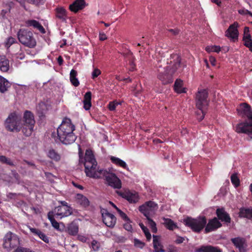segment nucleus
Masks as SVG:
<instances>
[{"instance_id": "obj_1", "label": "nucleus", "mask_w": 252, "mask_h": 252, "mask_svg": "<svg viewBox=\"0 0 252 252\" xmlns=\"http://www.w3.org/2000/svg\"><path fill=\"white\" fill-rule=\"evenodd\" d=\"M24 124L21 126V120L15 113L9 115L5 122V126L7 130L10 131H20L26 136H30L33 130L35 120L33 114L30 111L25 112L23 117Z\"/></svg>"}, {"instance_id": "obj_2", "label": "nucleus", "mask_w": 252, "mask_h": 252, "mask_svg": "<svg viewBox=\"0 0 252 252\" xmlns=\"http://www.w3.org/2000/svg\"><path fill=\"white\" fill-rule=\"evenodd\" d=\"M170 63H173L172 67L168 69V66L162 67V64L158 63L157 65L158 68V78L162 82L163 84H166L171 82V76L178 69L180 66L181 59L178 54H172L170 56Z\"/></svg>"}, {"instance_id": "obj_3", "label": "nucleus", "mask_w": 252, "mask_h": 252, "mask_svg": "<svg viewBox=\"0 0 252 252\" xmlns=\"http://www.w3.org/2000/svg\"><path fill=\"white\" fill-rule=\"evenodd\" d=\"M74 130L75 126L71 123L70 120L63 121L57 129L58 138L65 145L73 143L76 139L73 133Z\"/></svg>"}, {"instance_id": "obj_4", "label": "nucleus", "mask_w": 252, "mask_h": 252, "mask_svg": "<svg viewBox=\"0 0 252 252\" xmlns=\"http://www.w3.org/2000/svg\"><path fill=\"white\" fill-rule=\"evenodd\" d=\"M78 155L79 163L84 164L86 176L94 178V155L93 151L90 149H87L85 152V157H83V152L79 146Z\"/></svg>"}, {"instance_id": "obj_5", "label": "nucleus", "mask_w": 252, "mask_h": 252, "mask_svg": "<svg viewBox=\"0 0 252 252\" xmlns=\"http://www.w3.org/2000/svg\"><path fill=\"white\" fill-rule=\"evenodd\" d=\"M241 111L247 118L245 122L238 124L236 126V131L238 133H245L252 138V112L251 107L247 104L242 105Z\"/></svg>"}, {"instance_id": "obj_6", "label": "nucleus", "mask_w": 252, "mask_h": 252, "mask_svg": "<svg viewBox=\"0 0 252 252\" xmlns=\"http://www.w3.org/2000/svg\"><path fill=\"white\" fill-rule=\"evenodd\" d=\"M207 97L208 93L205 90L198 91L196 94V106L198 110L196 112V115L199 121L202 120L204 117V109L208 104Z\"/></svg>"}, {"instance_id": "obj_7", "label": "nucleus", "mask_w": 252, "mask_h": 252, "mask_svg": "<svg viewBox=\"0 0 252 252\" xmlns=\"http://www.w3.org/2000/svg\"><path fill=\"white\" fill-rule=\"evenodd\" d=\"M19 42L26 47L33 48L36 45V41L32 32L28 29H21L17 32Z\"/></svg>"}, {"instance_id": "obj_8", "label": "nucleus", "mask_w": 252, "mask_h": 252, "mask_svg": "<svg viewBox=\"0 0 252 252\" xmlns=\"http://www.w3.org/2000/svg\"><path fill=\"white\" fill-rule=\"evenodd\" d=\"M186 226L190 227L193 231L199 232L206 224V219L204 217H199L197 219L188 218L184 220Z\"/></svg>"}, {"instance_id": "obj_9", "label": "nucleus", "mask_w": 252, "mask_h": 252, "mask_svg": "<svg viewBox=\"0 0 252 252\" xmlns=\"http://www.w3.org/2000/svg\"><path fill=\"white\" fill-rule=\"evenodd\" d=\"M19 244V238L15 234L9 232L5 235L3 246L7 251H10L12 249L18 247Z\"/></svg>"}, {"instance_id": "obj_10", "label": "nucleus", "mask_w": 252, "mask_h": 252, "mask_svg": "<svg viewBox=\"0 0 252 252\" xmlns=\"http://www.w3.org/2000/svg\"><path fill=\"white\" fill-rule=\"evenodd\" d=\"M158 208V205L156 203L149 201L140 206L139 211L147 219L154 215Z\"/></svg>"}, {"instance_id": "obj_11", "label": "nucleus", "mask_w": 252, "mask_h": 252, "mask_svg": "<svg viewBox=\"0 0 252 252\" xmlns=\"http://www.w3.org/2000/svg\"><path fill=\"white\" fill-rule=\"evenodd\" d=\"M101 213L104 223L108 227L111 228L114 227L117 220L115 216L109 213L107 210L104 209L101 210Z\"/></svg>"}, {"instance_id": "obj_12", "label": "nucleus", "mask_w": 252, "mask_h": 252, "mask_svg": "<svg viewBox=\"0 0 252 252\" xmlns=\"http://www.w3.org/2000/svg\"><path fill=\"white\" fill-rule=\"evenodd\" d=\"M53 212L56 218L61 219L71 215L72 209L71 207L57 206Z\"/></svg>"}, {"instance_id": "obj_13", "label": "nucleus", "mask_w": 252, "mask_h": 252, "mask_svg": "<svg viewBox=\"0 0 252 252\" xmlns=\"http://www.w3.org/2000/svg\"><path fill=\"white\" fill-rule=\"evenodd\" d=\"M105 180L108 185L113 188L118 189L121 188V181L115 174L109 173L106 176Z\"/></svg>"}, {"instance_id": "obj_14", "label": "nucleus", "mask_w": 252, "mask_h": 252, "mask_svg": "<svg viewBox=\"0 0 252 252\" xmlns=\"http://www.w3.org/2000/svg\"><path fill=\"white\" fill-rule=\"evenodd\" d=\"M234 245L239 249V252H247L248 246L246 240L241 237H236L231 239Z\"/></svg>"}, {"instance_id": "obj_15", "label": "nucleus", "mask_w": 252, "mask_h": 252, "mask_svg": "<svg viewBox=\"0 0 252 252\" xmlns=\"http://www.w3.org/2000/svg\"><path fill=\"white\" fill-rule=\"evenodd\" d=\"M238 23L236 22L231 25L225 32V36L231 39H237L238 36Z\"/></svg>"}, {"instance_id": "obj_16", "label": "nucleus", "mask_w": 252, "mask_h": 252, "mask_svg": "<svg viewBox=\"0 0 252 252\" xmlns=\"http://www.w3.org/2000/svg\"><path fill=\"white\" fill-rule=\"evenodd\" d=\"M117 193L122 196L123 198L126 199L130 203H136L139 200V196L137 192H127L122 193L119 191H117Z\"/></svg>"}, {"instance_id": "obj_17", "label": "nucleus", "mask_w": 252, "mask_h": 252, "mask_svg": "<svg viewBox=\"0 0 252 252\" xmlns=\"http://www.w3.org/2000/svg\"><path fill=\"white\" fill-rule=\"evenodd\" d=\"M221 226V223L219 221L217 218H214V219L210 220L208 224H207L205 229V233H208L209 232L215 230Z\"/></svg>"}, {"instance_id": "obj_18", "label": "nucleus", "mask_w": 252, "mask_h": 252, "mask_svg": "<svg viewBox=\"0 0 252 252\" xmlns=\"http://www.w3.org/2000/svg\"><path fill=\"white\" fill-rule=\"evenodd\" d=\"M85 0H76L69 5V10L74 13H76L85 7Z\"/></svg>"}, {"instance_id": "obj_19", "label": "nucleus", "mask_w": 252, "mask_h": 252, "mask_svg": "<svg viewBox=\"0 0 252 252\" xmlns=\"http://www.w3.org/2000/svg\"><path fill=\"white\" fill-rule=\"evenodd\" d=\"M216 214L218 218L222 221L226 223H230L231 218L229 214L224 210L223 208H219L217 209Z\"/></svg>"}, {"instance_id": "obj_20", "label": "nucleus", "mask_w": 252, "mask_h": 252, "mask_svg": "<svg viewBox=\"0 0 252 252\" xmlns=\"http://www.w3.org/2000/svg\"><path fill=\"white\" fill-rule=\"evenodd\" d=\"M26 25L27 27H32L33 28L38 30L41 33H45V30L41 24L35 20H29L26 21Z\"/></svg>"}, {"instance_id": "obj_21", "label": "nucleus", "mask_w": 252, "mask_h": 252, "mask_svg": "<svg viewBox=\"0 0 252 252\" xmlns=\"http://www.w3.org/2000/svg\"><path fill=\"white\" fill-rule=\"evenodd\" d=\"M75 200L77 203L82 207L86 208L90 205V201L88 199L82 194L77 193L75 196Z\"/></svg>"}, {"instance_id": "obj_22", "label": "nucleus", "mask_w": 252, "mask_h": 252, "mask_svg": "<svg viewBox=\"0 0 252 252\" xmlns=\"http://www.w3.org/2000/svg\"><path fill=\"white\" fill-rule=\"evenodd\" d=\"M9 61L5 56H0V70L3 72L9 69Z\"/></svg>"}, {"instance_id": "obj_23", "label": "nucleus", "mask_w": 252, "mask_h": 252, "mask_svg": "<svg viewBox=\"0 0 252 252\" xmlns=\"http://www.w3.org/2000/svg\"><path fill=\"white\" fill-rule=\"evenodd\" d=\"M196 252H222L220 248L212 246H202L195 250Z\"/></svg>"}, {"instance_id": "obj_24", "label": "nucleus", "mask_w": 252, "mask_h": 252, "mask_svg": "<svg viewBox=\"0 0 252 252\" xmlns=\"http://www.w3.org/2000/svg\"><path fill=\"white\" fill-rule=\"evenodd\" d=\"M15 4L13 1H9L4 2L2 4V6L4 8L3 9L0 13L1 16L4 18L6 14L10 12L11 9L14 7Z\"/></svg>"}, {"instance_id": "obj_25", "label": "nucleus", "mask_w": 252, "mask_h": 252, "mask_svg": "<svg viewBox=\"0 0 252 252\" xmlns=\"http://www.w3.org/2000/svg\"><path fill=\"white\" fill-rule=\"evenodd\" d=\"M30 230L34 235L38 236L42 240L46 243L49 242V237L44 233H42L40 230L29 227Z\"/></svg>"}, {"instance_id": "obj_26", "label": "nucleus", "mask_w": 252, "mask_h": 252, "mask_svg": "<svg viewBox=\"0 0 252 252\" xmlns=\"http://www.w3.org/2000/svg\"><path fill=\"white\" fill-rule=\"evenodd\" d=\"M56 16L63 22L66 20V11L63 7H57L55 9Z\"/></svg>"}, {"instance_id": "obj_27", "label": "nucleus", "mask_w": 252, "mask_h": 252, "mask_svg": "<svg viewBox=\"0 0 252 252\" xmlns=\"http://www.w3.org/2000/svg\"><path fill=\"white\" fill-rule=\"evenodd\" d=\"M92 93L91 92H87L84 97L83 103L84 108L86 110H88L90 109L92 106L91 103Z\"/></svg>"}, {"instance_id": "obj_28", "label": "nucleus", "mask_w": 252, "mask_h": 252, "mask_svg": "<svg viewBox=\"0 0 252 252\" xmlns=\"http://www.w3.org/2000/svg\"><path fill=\"white\" fill-rule=\"evenodd\" d=\"M153 246L155 249L154 252H165L162 249V246L159 242V238L157 235H153Z\"/></svg>"}, {"instance_id": "obj_29", "label": "nucleus", "mask_w": 252, "mask_h": 252, "mask_svg": "<svg viewBox=\"0 0 252 252\" xmlns=\"http://www.w3.org/2000/svg\"><path fill=\"white\" fill-rule=\"evenodd\" d=\"M48 109V106L44 102H40L36 106V111L39 117L44 116Z\"/></svg>"}, {"instance_id": "obj_30", "label": "nucleus", "mask_w": 252, "mask_h": 252, "mask_svg": "<svg viewBox=\"0 0 252 252\" xmlns=\"http://www.w3.org/2000/svg\"><path fill=\"white\" fill-rule=\"evenodd\" d=\"M10 86V83L5 78L0 75V92L4 93Z\"/></svg>"}, {"instance_id": "obj_31", "label": "nucleus", "mask_w": 252, "mask_h": 252, "mask_svg": "<svg viewBox=\"0 0 252 252\" xmlns=\"http://www.w3.org/2000/svg\"><path fill=\"white\" fill-rule=\"evenodd\" d=\"M77 75V72L75 70L72 69L70 71L69 76L70 81L71 84L75 87H78L80 84L79 81L76 77Z\"/></svg>"}, {"instance_id": "obj_32", "label": "nucleus", "mask_w": 252, "mask_h": 252, "mask_svg": "<svg viewBox=\"0 0 252 252\" xmlns=\"http://www.w3.org/2000/svg\"><path fill=\"white\" fill-rule=\"evenodd\" d=\"M239 216L247 219H252V208H241L239 212Z\"/></svg>"}, {"instance_id": "obj_33", "label": "nucleus", "mask_w": 252, "mask_h": 252, "mask_svg": "<svg viewBox=\"0 0 252 252\" xmlns=\"http://www.w3.org/2000/svg\"><path fill=\"white\" fill-rule=\"evenodd\" d=\"M163 224L167 229L173 230L177 227L176 224L171 219L163 218Z\"/></svg>"}, {"instance_id": "obj_34", "label": "nucleus", "mask_w": 252, "mask_h": 252, "mask_svg": "<svg viewBox=\"0 0 252 252\" xmlns=\"http://www.w3.org/2000/svg\"><path fill=\"white\" fill-rule=\"evenodd\" d=\"M47 155L50 158L56 162L61 159V155L54 149H50Z\"/></svg>"}, {"instance_id": "obj_35", "label": "nucleus", "mask_w": 252, "mask_h": 252, "mask_svg": "<svg viewBox=\"0 0 252 252\" xmlns=\"http://www.w3.org/2000/svg\"><path fill=\"white\" fill-rule=\"evenodd\" d=\"M96 166V164H95V166ZM109 172H107L105 170H103L102 168H99L97 167L96 169L95 168V178H106V176L108 175Z\"/></svg>"}, {"instance_id": "obj_36", "label": "nucleus", "mask_w": 252, "mask_h": 252, "mask_svg": "<svg viewBox=\"0 0 252 252\" xmlns=\"http://www.w3.org/2000/svg\"><path fill=\"white\" fill-rule=\"evenodd\" d=\"M78 225L73 222L71 223L67 227L68 233L72 236L77 235L78 232Z\"/></svg>"}, {"instance_id": "obj_37", "label": "nucleus", "mask_w": 252, "mask_h": 252, "mask_svg": "<svg viewBox=\"0 0 252 252\" xmlns=\"http://www.w3.org/2000/svg\"><path fill=\"white\" fill-rule=\"evenodd\" d=\"M53 212H49L48 213V218L50 221L52 225L56 229H58L60 227L59 223L55 220L54 218Z\"/></svg>"}, {"instance_id": "obj_38", "label": "nucleus", "mask_w": 252, "mask_h": 252, "mask_svg": "<svg viewBox=\"0 0 252 252\" xmlns=\"http://www.w3.org/2000/svg\"><path fill=\"white\" fill-rule=\"evenodd\" d=\"M183 81L181 80H177L174 84L175 91L178 93H185V88H183Z\"/></svg>"}, {"instance_id": "obj_39", "label": "nucleus", "mask_w": 252, "mask_h": 252, "mask_svg": "<svg viewBox=\"0 0 252 252\" xmlns=\"http://www.w3.org/2000/svg\"><path fill=\"white\" fill-rule=\"evenodd\" d=\"M111 160L112 162L121 167H122L124 168H126L127 165L126 163L122 160V159L115 157H111Z\"/></svg>"}, {"instance_id": "obj_40", "label": "nucleus", "mask_w": 252, "mask_h": 252, "mask_svg": "<svg viewBox=\"0 0 252 252\" xmlns=\"http://www.w3.org/2000/svg\"><path fill=\"white\" fill-rule=\"evenodd\" d=\"M0 162L2 163H5L10 166H15L13 161H12L10 158H8L4 156H0Z\"/></svg>"}, {"instance_id": "obj_41", "label": "nucleus", "mask_w": 252, "mask_h": 252, "mask_svg": "<svg viewBox=\"0 0 252 252\" xmlns=\"http://www.w3.org/2000/svg\"><path fill=\"white\" fill-rule=\"evenodd\" d=\"M148 222V224L150 226L152 231L153 233H156L157 232V228L156 226V222L152 220L150 218L147 219Z\"/></svg>"}, {"instance_id": "obj_42", "label": "nucleus", "mask_w": 252, "mask_h": 252, "mask_svg": "<svg viewBox=\"0 0 252 252\" xmlns=\"http://www.w3.org/2000/svg\"><path fill=\"white\" fill-rule=\"evenodd\" d=\"M139 225L144 232L147 239L148 240H151V235L149 231V229L146 226H145L143 223H140Z\"/></svg>"}, {"instance_id": "obj_43", "label": "nucleus", "mask_w": 252, "mask_h": 252, "mask_svg": "<svg viewBox=\"0 0 252 252\" xmlns=\"http://www.w3.org/2000/svg\"><path fill=\"white\" fill-rule=\"evenodd\" d=\"M208 52H215L219 53L220 51V47L219 46H208L205 48Z\"/></svg>"}, {"instance_id": "obj_44", "label": "nucleus", "mask_w": 252, "mask_h": 252, "mask_svg": "<svg viewBox=\"0 0 252 252\" xmlns=\"http://www.w3.org/2000/svg\"><path fill=\"white\" fill-rule=\"evenodd\" d=\"M16 43L17 46H19V45L17 43V41L15 38L14 37L10 36L6 40V43H5V46L8 48H9L12 44Z\"/></svg>"}, {"instance_id": "obj_45", "label": "nucleus", "mask_w": 252, "mask_h": 252, "mask_svg": "<svg viewBox=\"0 0 252 252\" xmlns=\"http://www.w3.org/2000/svg\"><path fill=\"white\" fill-rule=\"evenodd\" d=\"M232 183L235 187H238L240 185V180L236 174H233L231 176Z\"/></svg>"}, {"instance_id": "obj_46", "label": "nucleus", "mask_w": 252, "mask_h": 252, "mask_svg": "<svg viewBox=\"0 0 252 252\" xmlns=\"http://www.w3.org/2000/svg\"><path fill=\"white\" fill-rule=\"evenodd\" d=\"M121 102H119L117 100H114L110 102L108 104V108L110 111H113L115 109L116 107L121 104Z\"/></svg>"}, {"instance_id": "obj_47", "label": "nucleus", "mask_w": 252, "mask_h": 252, "mask_svg": "<svg viewBox=\"0 0 252 252\" xmlns=\"http://www.w3.org/2000/svg\"><path fill=\"white\" fill-rule=\"evenodd\" d=\"M134 246L136 248H138L140 249H142L145 246V243L140 240H139L138 239H134Z\"/></svg>"}, {"instance_id": "obj_48", "label": "nucleus", "mask_w": 252, "mask_h": 252, "mask_svg": "<svg viewBox=\"0 0 252 252\" xmlns=\"http://www.w3.org/2000/svg\"><path fill=\"white\" fill-rule=\"evenodd\" d=\"M126 221V222L124 224V228L128 231L131 232L132 230V227L130 223L131 222L130 220H129V221Z\"/></svg>"}, {"instance_id": "obj_49", "label": "nucleus", "mask_w": 252, "mask_h": 252, "mask_svg": "<svg viewBox=\"0 0 252 252\" xmlns=\"http://www.w3.org/2000/svg\"><path fill=\"white\" fill-rule=\"evenodd\" d=\"M13 252H34L30 249L25 248L23 247H18Z\"/></svg>"}, {"instance_id": "obj_50", "label": "nucleus", "mask_w": 252, "mask_h": 252, "mask_svg": "<svg viewBox=\"0 0 252 252\" xmlns=\"http://www.w3.org/2000/svg\"><path fill=\"white\" fill-rule=\"evenodd\" d=\"M118 214L125 221H129V219L127 215L121 210H118Z\"/></svg>"}, {"instance_id": "obj_51", "label": "nucleus", "mask_w": 252, "mask_h": 252, "mask_svg": "<svg viewBox=\"0 0 252 252\" xmlns=\"http://www.w3.org/2000/svg\"><path fill=\"white\" fill-rule=\"evenodd\" d=\"M27 2L35 5H39L44 3V0H27Z\"/></svg>"}, {"instance_id": "obj_52", "label": "nucleus", "mask_w": 252, "mask_h": 252, "mask_svg": "<svg viewBox=\"0 0 252 252\" xmlns=\"http://www.w3.org/2000/svg\"><path fill=\"white\" fill-rule=\"evenodd\" d=\"M245 41V45L250 48L251 46H252V40L251 39H244Z\"/></svg>"}, {"instance_id": "obj_53", "label": "nucleus", "mask_w": 252, "mask_h": 252, "mask_svg": "<svg viewBox=\"0 0 252 252\" xmlns=\"http://www.w3.org/2000/svg\"><path fill=\"white\" fill-rule=\"evenodd\" d=\"M99 39L100 41H103L107 39V36L103 32H99Z\"/></svg>"}, {"instance_id": "obj_54", "label": "nucleus", "mask_w": 252, "mask_h": 252, "mask_svg": "<svg viewBox=\"0 0 252 252\" xmlns=\"http://www.w3.org/2000/svg\"><path fill=\"white\" fill-rule=\"evenodd\" d=\"M59 203L61 204L60 205H59L58 206H62V207H70L68 205V203L65 201H59Z\"/></svg>"}, {"instance_id": "obj_55", "label": "nucleus", "mask_w": 252, "mask_h": 252, "mask_svg": "<svg viewBox=\"0 0 252 252\" xmlns=\"http://www.w3.org/2000/svg\"><path fill=\"white\" fill-rule=\"evenodd\" d=\"M238 12L240 14H242V15L249 14V12H250L249 11H248V10H245V9H240L239 10Z\"/></svg>"}, {"instance_id": "obj_56", "label": "nucleus", "mask_w": 252, "mask_h": 252, "mask_svg": "<svg viewBox=\"0 0 252 252\" xmlns=\"http://www.w3.org/2000/svg\"><path fill=\"white\" fill-rule=\"evenodd\" d=\"M57 62L59 65H62L63 63V60L61 56H60L57 59Z\"/></svg>"}, {"instance_id": "obj_57", "label": "nucleus", "mask_w": 252, "mask_h": 252, "mask_svg": "<svg viewBox=\"0 0 252 252\" xmlns=\"http://www.w3.org/2000/svg\"><path fill=\"white\" fill-rule=\"evenodd\" d=\"M169 31L174 35H177L179 32V30L178 29H170Z\"/></svg>"}, {"instance_id": "obj_58", "label": "nucleus", "mask_w": 252, "mask_h": 252, "mask_svg": "<svg viewBox=\"0 0 252 252\" xmlns=\"http://www.w3.org/2000/svg\"><path fill=\"white\" fill-rule=\"evenodd\" d=\"M72 184L74 187H75L76 188H77L81 190H83L84 189V187L82 186L79 185L75 182H73Z\"/></svg>"}, {"instance_id": "obj_59", "label": "nucleus", "mask_w": 252, "mask_h": 252, "mask_svg": "<svg viewBox=\"0 0 252 252\" xmlns=\"http://www.w3.org/2000/svg\"><path fill=\"white\" fill-rule=\"evenodd\" d=\"M184 238L183 237H179L176 240V242L177 243V244H181L183 242V241H184Z\"/></svg>"}, {"instance_id": "obj_60", "label": "nucleus", "mask_w": 252, "mask_h": 252, "mask_svg": "<svg viewBox=\"0 0 252 252\" xmlns=\"http://www.w3.org/2000/svg\"><path fill=\"white\" fill-rule=\"evenodd\" d=\"M209 61L213 65H215V63L216 62V59L213 57H210V58H209Z\"/></svg>"}, {"instance_id": "obj_61", "label": "nucleus", "mask_w": 252, "mask_h": 252, "mask_svg": "<svg viewBox=\"0 0 252 252\" xmlns=\"http://www.w3.org/2000/svg\"><path fill=\"white\" fill-rule=\"evenodd\" d=\"M251 39V34L249 33L244 34L243 40L244 39Z\"/></svg>"}, {"instance_id": "obj_62", "label": "nucleus", "mask_w": 252, "mask_h": 252, "mask_svg": "<svg viewBox=\"0 0 252 252\" xmlns=\"http://www.w3.org/2000/svg\"><path fill=\"white\" fill-rule=\"evenodd\" d=\"M97 84L98 86L102 85L101 79L100 78H98L96 80H95V84Z\"/></svg>"}, {"instance_id": "obj_63", "label": "nucleus", "mask_w": 252, "mask_h": 252, "mask_svg": "<svg viewBox=\"0 0 252 252\" xmlns=\"http://www.w3.org/2000/svg\"><path fill=\"white\" fill-rule=\"evenodd\" d=\"M211 1L217 4L218 5H220L221 3L220 1L219 0H211Z\"/></svg>"}, {"instance_id": "obj_64", "label": "nucleus", "mask_w": 252, "mask_h": 252, "mask_svg": "<svg viewBox=\"0 0 252 252\" xmlns=\"http://www.w3.org/2000/svg\"><path fill=\"white\" fill-rule=\"evenodd\" d=\"M101 73V71L100 70H99L97 68H95V78L98 76L99 75V74H100Z\"/></svg>"}]
</instances>
